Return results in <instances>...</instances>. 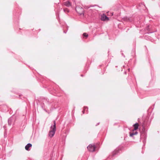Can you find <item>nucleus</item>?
Instances as JSON below:
<instances>
[{"label":"nucleus","mask_w":160,"mask_h":160,"mask_svg":"<svg viewBox=\"0 0 160 160\" xmlns=\"http://www.w3.org/2000/svg\"><path fill=\"white\" fill-rule=\"evenodd\" d=\"M54 125L51 127L49 133V136L50 137H52L54 135L56 131V124L55 121H54Z\"/></svg>","instance_id":"obj_1"},{"label":"nucleus","mask_w":160,"mask_h":160,"mask_svg":"<svg viewBox=\"0 0 160 160\" xmlns=\"http://www.w3.org/2000/svg\"><path fill=\"white\" fill-rule=\"evenodd\" d=\"M100 17V19L102 21H108L109 20V18L104 14L101 15Z\"/></svg>","instance_id":"obj_2"},{"label":"nucleus","mask_w":160,"mask_h":160,"mask_svg":"<svg viewBox=\"0 0 160 160\" xmlns=\"http://www.w3.org/2000/svg\"><path fill=\"white\" fill-rule=\"evenodd\" d=\"M88 150L90 152H93L95 151V147L94 145L90 144L87 147Z\"/></svg>","instance_id":"obj_3"},{"label":"nucleus","mask_w":160,"mask_h":160,"mask_svg":"<svg viewBox=\"0 0 160 160\" xmlns=\"http://www.w3.org/2000/svg\"><path fill=\"white\" fill-rule=\"evenodd\" d=\"M32 146V145L30 143H28V144L25 146V148L26 150L27 151H29L30 150V149L29 148H31Z\"/></svg>","instance_id":"obj_4"},{"label":"nucleus","mask_w":160,"mask_h":160,"mask_svg":"<svg viewBox=\"0 0 160 160\" xmlns=\"http://www.w3.org/2000/svg\"><path fill=\"white\" fill-rule=\"evenodd\" d=\"M138 123H136L133 125L134 129L133 130V131L136 130L138 128Z\"/></svg>","instance_id":"obj_5"},{"label":"nucleus","mask_w":160,"mask_h":160,"mask_svg":"<svg viewBox=\"0 0 160 160\" xmlns=\"http://www.w3.org/2000/svg\"><path fill=\"white\" fill-rule=\"evenodd\" d=\"M138 134V132L136 131L134 132V131H133V132L130 133V137H132L134 135H136Z\"/></svg>","instance_id":"obj_6"},{"label":"nucleus","mask_w":160,"mask_h":160,"mask_svg":"<svg viewBox=\"0 0 160 160\" xmlns=\"http://www.w3.org/2000/svg\"><path fill=\"white\" fill-rule=\"evenodd\" d=\"M65 5L67 7H69L71 5V4L69 1H67L65 2Z\"/></svg>","instance_id":"obj_7"},{"label":"nucleus","mask_w":160,"mask_h":160,"mask_svg":"<svg viewBox=\"0 0 160 160\" xmlns=\"http://www.w3.org/2000/svg\"><path fill=\"white\" fill-rule=\"evenodd\" d=\"M83 36L87 38V37H88V34H87L86 33H84L83 34Z\"/></svg>","instance_id":"obj_8"},{"label":"nucleus","mask_w":160,"mask_h":160,"mask_svg":"<svg viewBox=\"0 0 160 160\" xmlns=\"http://www.w3.org/2000/svg\"><path fill=\"white\" fill-rule=\"evenodd\" d=\"M113 15V13H111V15H110L111 16H112Z\"/></svg>","instance_id":"obj_9"},{"label":"nucleus","mask_w":160,"mask_h":160,"mask_svg":"<svg viewBox=\"0 0 160 160\" xmlns=\"http://www.w3.org/2000/svg\"><path fill=\"white\" fill-rule=\"evenodd\" d=\"M81 9L82 10V12H83V9H82L81 8Z\"/></svg>","instance_id":"obj_10"}]
</instances>
